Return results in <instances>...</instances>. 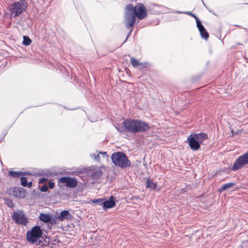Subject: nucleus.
<instances>
[{
	"label": "nucleus",
	"mask_w": 248,
	"mask_h": 248,
	"mask_svg": "<svg viewBox=\"0 0 248 248\" xmlns=\"http://www.w3.org/2000/svg\"><path fill=\"white\" fill-rule=\"evenodd\" d=\"M122 124L126 131L132 133L144 132L150 128L148 123L139 119H126Z\"/></svg>",
	"instance_id": "1"
},
{
	"label": "nucleus",
	"mask_w": 248,
	"mask_h": 248,
	"mask_svg": "<svg viewBox=\"0 0 248 248\" xmlns=\"http://www.w3.org/2000/svg\"><path fill=\"white\" fill-rule=\"evenodd\" d=\"M27 240L32 244L40 246H46L49 244V238L47 237L44 238L42 236V231L39 226L33 227L31 231L26 233Z\"/></svg>",
	"instance_id": "2"
},
{
	"label": "nucleus",
	"mask_w": 248,
	"mask_h": 248,
	"mask_svg": "<svg viewBox=\"0 0 248 248\" xmlns=\"http://www.w3.org/2000/svg\"><path fill=\"white\" fill-rule=\"evenodd\" d=\"M207 138L208 135L206 133H193L188 136L186 142L188 143L192 150L197 151L200 148L201 145L203 143V141Z\"/></svg>",
	"instance_id": "3"
},
{
	"label": "nucleus",
	"mask_w": 248,
	"mask_h": 248,
	"mask_svg": "<svg viewBox=\"0 0 248 248\" xmlns=\"http://www.w3.org/2000/svg\"><path fill=\"white\" fill-rule=\"evenodd\" d=\"M111 158L112 163L117 167L126 168L131 165L130 161L123 152H115L112 154Z\"/></svg>",
	"instance_id": "4"
},
{
	"label": "nucleus",
	"mask_w": 248,
	"mask_h": 248,
	"mask_svg": "<svg viewBox=\"0 0 248 248\" xmlns=\"http://www.w3.org/2000/svg\"><path fill=\"white\" fill-rule=\"evenodd\" d=\"M135 11L132 4H128L125 8L124 23L127 28L133 27L136 21Z\"/></svg>",
	"instance_id": "5"
},
{
	"label": "nucleus",
	"mask_w": 248,
	"mask_h": 248,
	"mask_svg": "<svg viewBox=\"0 0 248 248\" xmlns=\"http://www.w3.org/2000/svg\"><path fill=\"white\" fill-rule=\"evenodd\" d=\"M25 1L20 0L12 3L10 7L11 15L15 17L18 16L25 11L27 7V4Z\"/></svg>",
	"instance_id": "6"
},
{
	"label": "nucleus",
	"mask_w": 248,
	"mask_h": 248,
	"mask_svg": "<svg viewBox=\"0 0 248 248\" xmlns=\"http://www.w3.org/2000/svg\"><path fill=\"white\" fill-rule=\"evenodd\" d=\"M246 164H248V151L238 158L234 162L232 170H238Z\"/></svg>",
	"instance_id": "7"
},
{
	"label": "nucleus",
	"mask_w": 248,
	"mask_h": 248,
	"mask_svg": "<svg viewBox=\"0 0 248 248\" xmlns=\"http://www.w3.org/2000/svg\"><path fill=\"white\" fill-rule=\"evenodd\" d=\"M133 8L135 11V15L139 20H142L147 16V11L145 6L142 3L138 4L137 6L133 5Z\"/></svg>",
	"instance_id": "8"
},
{
	"label": "nucleus",
	"mask_w": 248,
	"mask_h": 248,
	"mask_svg": "<svg viewBox=\"0 0 248 248\" xmlns=\"http://www.w3.org/2000/svg\"><path fill=\"white\" fill-rule=\"evenodd\" d=\"M12 218L16 223L21 225H26L28 222L24 213L20 211L14 212Z\"/></svg>",
	"instance_id": "9"
},
{
	"label": "nucleus",
	"mask_w": 248,
	"mask_h": 248,
	"mask_svg": "<svg viewBox=\"0 0 248 248\" xmlns=\"http://www.w3.org/2000/svg\"><path fill=\"white\" fill-rule=\"evenodd\" d=\"M59 181L61 183L65 184L66 186L70 188H74L77 185V181L75 178L62 177L59 179Z\"/></svg>",
	"instance_id": "10"
},
{
	"label": "nucleus",
	"mask_w": 248,
	"mask_h": 248,
	"mask_svg": "<svg viewBox=\"0 0 248 248\" xmlns=\"http://www.w3.org/2000/svg\"><path fill=\"white\" fill-rule=\"evenodd\" d=\"M196 24L197 27L198 28L199 31L200 32L201 37L203 39L207 40L209 37L208 33L206 31V29L202 24L201 21L199 20L198 18H196Z\"/></svg>",
	"instance_id": "11"
},
{
	"label": "nucleus",
	"mask_w": 248,
	"mask_h": 248,
	"mask_svg": "<svg viewBox=\"0 0 248 248\" xmlns=\"http://www.w3.org/2000/svg\"><path fill=\"white\" fill-rule=\"evenodd\" d=\"M130 63L134 68L138 69H142L143 68L146 66V63L140 62L135 57L130 58Z\"/></svg>",
	"instance_id": "12"
},
{
	"label": "nucleus",
	"mask_w": 248,
	"mask_h": 248,
	"mask_svg": "<svg viewBox=\"0 0 248 248\" xmlns=\"http://www.w3.org/2000/svg\"><path fill=\"white\" fill-rule=\"evenodd\" d=\"M154 6L155 8H157L159 9L158 12L160 14H169V13H174L176 11H174V10L171 9L170 8H169L164 5H159L157 4H154Z\"/></svg>",
	"instance_id": "13"
},
{
	"label": "nucleus",
	"mask_w": 248,
	"mask_h": 248,
	"mask_svg": "<svg viewBox=\"0 0 248 248\" xmlns=\"http://www.w3.org/2000/svg\"><path fill=\"white\" fill-rule=\"evenodd\" d=\"M14 196L19 198H24L25 197V189L23 188L16 187L13 189Z\"/></svg>",
	"instance_id": "14"
},
{
	"label": "nucleus",
	"mask_w": 248,
	"mask_h": 248,
	"mask_svg": "<svg viewBox=\"0 0 248 248\" xmlns=\"http://www.w3.org/2000/svg\"><path fill=\"white\" fill-rule=\"evenodd\" d=\"M103 208L104 209L113 208L115 206V202L114 201V198L111 196L109 200L103 201Z\"/></svg>",
	"instance_id": "15"
},
{
	"label": "nucleus",
	"mask_w": 248,
	"mask_h": 248,
	"mask_svg": "<svg viewBox=\"0 0 248 248\" xmlns=\"http://www.w3.org/2000/svg\"><path fill=\"white\" fill-rule=\"evenodd\" d=\"M71 217V215L68 211L63 210L60 213V215L57 217V219L61 221H62L64 220L70 219Z\"/></svg>",
	"instance_id": "16"
},
{
	"label": "nucleus",
	"mask_w": 248,
	"mask_h": 248,
	"mask_svg": "<svg viewBox=\"0 0 248 248\" xmlns=\"http://www.w3.org/2000/svg\"><path fill=\"white\" fill-rule=\"evenodd\" d=\"M39 218L41 221L48 223L51 221L52 216L48 214H41Z\"/></svg>",
	"instance_id": "17"
},
{
	"label": "nucleus",
	"mask_w": 248,
	"mask_h": 248,
	"mask_svg": "<svg viewBox=\"0 0 248 248\" xmlns=\"http://www.w3.org/2000/svg\"><path fill=\"white\" fill-rule=\"evenodd\" d=\"M235 185V183L234 182H230L227 184L223 185L221 188L218 189V191L219 192H221L223 191H225L227 189L231 188L233 186Z\"/></svg>",
	"instance_id": "18"
},
{
	"label": "nucleus",
	"mask_w": 248,
	"mask_h": 248,
	"mask_svg": "<svg viewBox=\"0 0 248 248\" xmlns=\"http://www.w3.org/2000/svg\"><path fill=\"white\" fill-rule=\"evenodd\" d=\"M146 187L152 189H155L156 188V184L148 179L146 181Z\"/></svg>",
	"instance_id": "19"
},
{
	"label": "nucleus",
	"mask_w": 248,
	"mask_h": 248,
	"mask_svg": "<svg viewBox=\"0 0 248 248\" xmlns=\"http://www.w3.org/2000/svg\"><path fill=\"white\" fill-rule=\"evenodd\" d=\"M22 174V172L20 171H14L12 170L9 171V175L13 178H19Z\"/></svg>",
	"instance_id": "20"
},
{
	"label": "nucleus",
	"mask_w": 248,
	"mask_h": 248,
	"mask_svg": "<svg viewBox=\"0 0 248 248\" xmlns=\"http://www.w3.org/2000/svg\"><path fill=\"white\" fill-rule=\"evenodd\" d=\"M90 156L95 161H98L100 160L99 152L97 151L94 153H91Z\"/></svg>",
	"instance_id": "21"
},
{
	"label": "nucleus",
	"mask_w": 248,
	"mask_h": 248,
	"mask_svg": "<svg viewBox=\"0 0 248 248\" xmlns=\"http://www.w3.org/2000/svg\"><path fill=\"white\" fill-rule=\"evenodd\" d=\"M102 172L100 170L95 171L92 175V177L93 179H98L100 176L102 175Z\"/></svg>",
	"instance_id": "22"
},
{
	"label": "nucleus",
	"mask_w": 248,
	"mask_h": 248,
	"mask_svg": "<svg viewBox=\"0 0 248 248\" xmlns=\"http://www.w3.org/2000/svg\"><path fill=\"white\" fill-rule=\"evenodd\" d=\"M31 43V40L29 37L27 36H23V44L25 46H29Z\"/></svg>",
	"instance_id": "23"
},
{
	"label": "nucleus",
	"mask_w": 248,
	"mask_h": 248,
	"mask_svg": "<svg viewBox=\"0 0 248 248\" xmlns=\"http://www.w3.org/2000/svg\"><path fill=\"white\" fill-rule=\"evenodd\" d=\"M21 185L23 186H27L28 182L27 181V178L24 177H21L20 178Z\"/></svg>",
	"instance_id": "24"
},
{
	"label": "nucleus",
	"mask_w": 248,
	"mask_h": 248,
	"mask_svg": "<svg viewBox=\"0 0 248 248\" xmlns=\"http://www.w3.org/2000/svg\"><path fill=\"white\" fill-rule=\"evenodd\" d=\"M175 13H177V14H187V15H190V16L194 17L196 19V18H198L195 15H193L190 12H181V11H176V12H175Z\"/></svg>",
	"instance_id": "25"
},
{
	"label": "nucleus",
	"mask_w": 248,
	"mask_h": 248,
	"mask_svg": "<svg viewBox=\"0 0 248 248\" xmlns=\"http://www.w3.org/2000/svg\"><path fill=\"white\" fill-rule=\"evenodd\" d=\"M5 203L6 205L9 207H13L14 206V203H13L12 201L10 199H6L5 200Z\"/></svg>",
	"instance_id": "26"
},
{
	"label": "nucleus",
	"mask_w": 248,
	"mask_h": 248,
	"mask_svg": "<svg viewBox=\"0 0 248 248\" xmlns=\"http://www.w3.org/2000/svg\"><path fill=\"white\" fill-rule=\"evenodd\" d=\"M103 200L100 199H94L93 201V202L94 203H97L100 205H102L103 203Z\"/></svg>",
	"instance_id": "27"
},
{
	"label": "nucleus",
	"mask_w": 248,
	"mask_h": 248,
	"mask_svg": "<svg viewBox=\"0 0 248 248\" xmlns=\"http://www.w3.org/2000/svg\"><path fill=\"white\" fill-rule=\"evenodd\" d=\"M48 189V187L46 185H44L41 187L40 190L42 192H46Z\"/></svg>",
	"instance_id": "28"
},
{
	"label": "nucleus",
	"mask_w": 248,
	"mask_h": 248,
	"mask_svg": "<svg viewBox=\"0 0 248 248\" xmlns=\"http://www.w3.org/2000/svg\"><path fill=\"white\" fill-rule=\"evenodd\" d=\"M116 129L121 133H124L125 131H126L125 129L123 128L119 127L118 126H115Z\"/></svg>",
	"instance_id": "29"
},
{
	"label": "nucleus",
	"mask_w": 248,
	"mask_h": 248,
	"mask_svg": "<svg viewBox=\"0 0 248 248\" xmlns=\"http://www.w3.org/2000/svg\"><path fill=\"white\" fill-rule=\"evenodd\" d=\"M47 180V179L46 178L43 177V178L40 179V180L39 181V183L43 184V183H44L46 182Z\"/></svg>",
	"instance_id": "30"
},
{
	"label": "nucleus",
	"mask_w": 248,
	"mask_h": 248,
	"mask_svg": "<svg viewBox=\"0 0 248 248\" xmlns=\"http://www.w3.org/2000/svg\"><path fill=\"white\" fill-rule=\"evenodd\" d=\"M54 186V183L52 182H49L48 183V186L50 189H52Z\"/></svg>",
	"instance_id": "31"
},
{
	"label": "nucleus",
	"mask_w": 248,
	"mask_h": 248,
	"mask_svg": "<svg viewBox=\"0 0 248 248\" xmlns=\"http://www.w3.org/2000/svg\"><path fill=\"white\" fill-rule=\"evenodd\" d=\"M99 154L102 155L104 157H108V155H107V152H100Z\"/></svg>",
	"instance_id": "32"
},
{
	"label": "nucleus",
	"mask_w": 248,
	"mask_h": 248,
	"mask_svg": "<svg viewBox=\"0 0 248 248\" xmlns=\"http://www.w3.org/2000/svg\"><path fill=\"white\" fill-rule=\"evenodd\" d=\"M32 182H30L28 183L27 186L28 187H29V188L31 187V186H32Z\"/></svg>",
	"instance_id": "33"
},
{
	"label": "nucleus",
	"mask_w": 248,
	"mask_h": 248,
	"mask_svg": "<svg viewBox=\"0 0 248 248\" xmlns=\"http://www.w3.org/2000/svg\"><path fill=\"white\" fill-rule=\"evenodd\" d=\"M238 248H243V247L242 246H240L238 247Z\"/></svg>",
	"instance_id": "34"
},
{
	"label": "nucleus",
	"mask_w": 248,
	"mask_h": 248,
	"mask_svg": "<svg viewBox=\"0 0 248 248\" xmlns=\"http://www.w3.org/2000/svg\"><path fill=\"white\" fill-rule=\"evenodd\" d=\"M232 135H235L233 131H232Z\"/></svg>",
	"instance_id": "35"
},
{
	"label": "nucleus",
	"mask_w": 248,
	"mask_h": 248,
	"mask_svg": "<svg viewBox=\"0 0 248 248\" xmlns=\"http://www.w3.org/2000/svg\"><path fill=\"white\" fill-rule=\"evenodd\" d=\"M202 2H203V4L205 6H206L205 5L204 3L203 2V1H202Z\"/></svg>",
	"instance_id": "36"
},
{
	"label": "nucleus",
	"mask_w": 248,
	"mask_h": 248,
	"mask_svg": "<svg viewBox=\"0 0 248 248\" xmlns=\"http://www.w3.org/2000/svg\"><path fill=\"white\" fill-rule=\"evenodd\" d=\"M127 38H128V36H127V37H126V39H125V40H127Z\"/></svg>",
	"instance_id": "37"
},
{
	"label": "nucleus",
	"mask_w": 248,
	"mask_h": 248,
	"mask_svg": "<svg viewBox=\"0 0 248 248\" xmlns=\"http://www.w3.org/2000/svg\"><path fill=\"white\" fill-rule=\"evenodd\" d=\"M127 38H128V36H127V37H126V39H125V40H127Z\"/></svg>",
	"instance_id": "38"
},
{
	"label": "nucleus",
	"mask_w": 248,
	"mask_h": 248,
	"mask_svg": "<svg viewBox=\"0 0 248 248\" xmlns=\"http://www.w3.org/2000/svg\"><path fill=\"white\" fill-rule=\"evenodd\" d=\"M127 38H128V36H127V37H126V39H125V40H127Z\"/></svg>",
	"instance_id": "39"
}]
</instances>
